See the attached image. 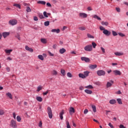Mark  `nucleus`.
Returning a JSON list of instances; mask_svg holds the SVG:
<instances>
[{"label":"nucleus","instance_id":"nucleus-47","mask_svg":"<svg viewBox=\"0 0 128 128\" xmlns=\"http://www.w3.org/2000/svg\"><path fill=\"white\" fill-rule=\"evenodd\" d=\"M38 16H39L40 18H44V15H42V14H39Z\"/></svg>","mask_w":128,"mask_h":128},{"label":"nucleus","instance_id":"nucleus-26","mask_svg":"<svg viewBox=\"0 0 128 128\" xmlns=\"http://www.w3.org/2000/svg\"><path fill=\"white\" fill-rule=\"evenodd\" d=\"M40 42H42V44H46V42H48L46 41V38H41Z\"/></svg>","mask_w":128,"mask_h":128},{"label":"nucleus","instance_id":"nucleus-6","mask_svg":"<svg viewBox=\"0 0 128 128\" xmlns=\"http://www.w3.org/2000/svg\"><path fill=\"white\" fill-rule=\"evenodd\" d=\"M9 24H11V26H14L18 24V20H10L9 21Z\"/></svg>","mask_w":128,"mask_h":128},{"label":"nucleus","instance_id":"nucleus-61","mask_svg":"<svg viewBox=\"0 0 128 128\" xmlns=\"http://www.w3.org/2000/svg\"><path fill=\"white\" fill-rule=\"evenodd\" d=\"M46 6H49L50 8H51V6H52V4H50V2H48V3L46 4Z\"/></svg>","mask_w":128,"mask_h":128},{"label":"nucleus","instance_id":"nucleus-18","mask_svg":"<svg viewBox=\"0 0 128 128\" xmlns=\"http://www.w3.org/2000/svg\"><path fill=\"white\" fill-rule=\"evenodd\" d=\"M114 54L116 56H124V52H116Z\"/></svg>","mask_w":128,"mask_h":128},{"label":"nucleus","instance_id":"nucleus-53","mask_svg":"<svg viewBox=\"0 0 128 128\" xmlns=\"http://www.w3.org/2000/svg\"><path fill=\"white\" fill-rule=\"evenodd\" d=\"M38 126L40 128H42V121H40L38 124Z\"/></svg>","mask_w":128,"mask_h":128},{"label":"nucleus","instance_id":"nucleus-9","mask_svg":"<svg viewBox=\"0 0 128 128\" xmlns=\"http://www.w3.org/2000/svg\"><path fill=\"white\" fill-rule=\"evenodd\" d=\"M81 60H82L86 62H90V60L88 58L82 57Z\"/></svg>","mask_w":128,"mask_h":128},{"label":"nucleus","instance_id":"nucleus-21","mask_svg":"<svg viewBox=\"0 0 128 128\" xmlns=\"http://www.w3.org/2000/svg\"><path fill=\"white\" fill-rule=\"evenodd\" d=\"M110 104H116V100H111L110 101Z\"/></svg>","mask_w":128,"mask_h":128},{"label":"nucleus","instance_id":"nucleus-22","mask_svg":"<svg viewBox=\"0 0 128 128\" xmlns=\"http://www.w3.org/2000/svg\"><path fill=\"white\" fill-rule=\"evenodd\" d=\"M36 100H38V102H42V97L40 96H37L36 98Z\"/></svg>","mask_w":128,"mask_h":128},{"label":"nucleus","instance_id":"nucleus-56","mask_svg":"<svg viewBox=\"0 0 128 128\" xmlns=\"http://www.w3.org/2000/svg\"><path fill=\"white\" fill-rule=\"evenodd\" d=\"M116 10L118 12H120V8H116Z\"/></svg>","mask_w":128,"mask_h":128},{"label":"nucleus","instance_id":"nucleus-40","mask_svg":"<svg viewBox=\"0 0 128 128\" xmlns=\"http://www.w3.org/2000/svg\"><path fill=\"white\" fill-rule=\"evenodd\" d=\"M92 46L93 48H96V44L94 42H92Z\"/></svg>","mask_w":128,"mask_h":128},{"label":"nucleus","instance_id":"nucleus-38","mask_svg":"<svg viewBox=\"0 0 128 128\" xmlns=\"http://www.w3.org/2000/svg\"><path fill=\"white\" fill-rule=\"evenodd\" d=\"M38 58H39V60H44V56H42V55H38Z\"/></svg>","mask_w":128,"mask_h":128},{"label":"nucleus","instance_id":"nucleus-58","mask_svg":"<svg viewBox=\"0 0 128 128\" xmlns=\"http://www.w3.org/2000/svg\"><path fill=\"white\" fill-rule=\"evenodd\" d=\"M48 90H47L45 92L43 93L44 96H46V94H48Z\"/></svg>","mask_w":128,"mask_h":128},{"label":"nucleus","instance_id":"nucleus-14","mask_svg":"<svg viewBox=\"0 0 128 128\" xmlns=\"http://www.w3.org/2000/svg\"><path fill=\"white\" fill-rule=\"evenodd\" d=\"M64 110H62L60 114V120H64V116H62V115H64Z\"/></svg>","mask_w":128,"mask_h":128},{"label":"nucleus","instance_id":"nucleus-7","mask_svg":"<svg viewBox=\"0 0 128 128\" xmlns=\"http://www.w3.org/2000/svg\"><path fill=\"white\" fill-rule=\"evenodd\" d=\"M102 32L104 34H105V36H110V34H111L110 32L106 29Z\"/></svg>","mask_w":128,"mask_h":128},{"label":"nucleus","instance_id":"nucleus-49","mask_svg":"<svg viewBox=\"0 0 128 128\" xmlns=\"http://www.w3.org/2000/svg\"><path fill=\"white\" fill-rule=\"evenodd\" d=\"M66 128H70V122L68 121L66 122Z\"/></svg>","mask_w":128,"mask_h":128},{"label":"nucleus","instance_id":"nucleus-1","mask_svg":"<svg viewBox=\"0 0 128 128\" xmlns=\"http://www.w3.org/2000/svg\"><path fill=\"white\" fill-rule=\"evenodd\" d=\"M47 112L50 118H52V108H50V107H48Z\"/></svg>","mask_w":128,"mask_h":128},{"label":"nucleus","instance_id":"nucleus-24","mask_svg":"<svg viewBox=\"0 0 128 128\" xmlns=\"http://www.w3.org/2000/svg\"><path fill=\"white\" fill-rule=\"evenodd\" d=\"M60 72L63 76H66V70H64L61 69Z\"/></svg>","mask_w":128,"mask_h":128},{"label":"nucleus","instance_id":"nucleus-63","mask_svg":"<svg viewBox=\"0 0 128 128\" xmlns=\"http://www.w3.org/2000/svg\"><path fill=\"white\" fill-rule=\"evenodd\" d=\"M120 128H126L124 126V125L121 124L120 126Z\"/></svg>","mask_w":128,"mask_h":128},{"label":"nucleus","instance_id":"nucleus-41","mask_svg":"<svg viewBox=\"0 0 128 128\" xmlns=\"http://www.w3.org/2000/svg\"><path fill=\"white\" fill-rule=\"evenodd\" d=\"M26 11L27 12H32V9H30V7L27 6Z\"/></svg>","mask_w":128,"mask_h":128},{"label":"nucleus","instance_id":"nucleus-4","mask_svg":"<svg viewBox=\"0 0 128 128\" xmlns=\"http://www.w3.org/2000/svg\"><path fill=\"white\" fill-rule=\"evenodd\" d=\"M97 74L98 76H104L106 74V72L104 70H99L97 71Z\"/></svg>","mask_w":128,"mask_h":128},{"label":"nucleus","instance_id":"nucleus-17","mask_svg":"<svg viewBox=\"0 0 128 128\" xmlns=\"http://www.w3.org/2000/svg\"><path fill=\"white\" fill-rule=\"evenodd\" d=\"M60 54H64V52H66V50L65 49H64V48H60Z\"/></svg>","mask_w":128,"mask_h":128},{"label":"nucleus","instance_id":"nucleus-8","mask_svg":"<svg viewBox=\"0 0 128 128\" xmlns=\"http://www.w3.org/2000/svg\"><path fill=\"white\" fill-rule=\"evenodd\" d=\"M79 16H80V18H88V14L86 13L80 12L79 14Z\"/></svg>","mask_w":128,"mask_h":128},{"label":"nucleus","instance_id":"nucleus-31","mask_svg":"<svg viewBox=\"0 0 128 128\" xmlns=\"http://www.w3.org/2000/svg\"><path fill=\"white\" fill-rule=\"evenodd\" d=\"M52 76H57L58 72H56V70H54L52 72Z\"/></svg>","mask_w":128,"mask_h":128},{"label":"nucleus","instance_id":"nucleus-33","mask_svg":"<svg viewBox=\"0 0 128 128\" xmlns=\"http://www.w3.org/2000/svg\"><path fill=\"white\" fill-rule=\"evenodd\" d=\"M87 36L88 38H94V36H92L90 34H87Z\"/></svg>","mask_w":128,"mask_h":128},{"label":"nucleus","instance_id":"nucleus-48","mask_svg":"<svg viewBox=\"0 0 128 128\" xmlns=\"http://www.w3.org/2000/svg\"><path fill=\"white\" fill-rule=\"evenodd\" d=\"M43 14L45 18H48V16L46 12H44Z\"/></svg>","mask_w":128,"mask_h":128},{"label":"nucleus","instance_id":"nucleus-2","mask_svg":"<svg viewBox=\"0 0 128 128\" xmlns=\"http://www.w3.org/2000/svg\"><path fill=\"white\" fill-rule=\"evenodd\" d=\"M84 50L86 52H92V44L87 45L84 48Z\"/></svg>","mask_w":128,"mask_h":128},{"label":"nucleus","instance_id":"nucleus-62","mask_svg":"<svg viewBox=\"0 0 128 128\" xmlns=\"http://www.w3.org/2000/svg\"><path fill=\"white\" fill-rule=\"evenodd\" d=\"M116 94H122V92L120 90H118V92H116Z\"/></svg>","mask_w":128,"mask_h":128},{"label":"nucleus","instance_id":"nucleus-20","mask_svg":"<svg viewBox=\"0 0 128 128\" xmlns=\"http://www.w3.org/2000/svg\"><path fill=\"white\" fill-rule=\"evenodd\" d=\"M84 76L86 78H87V76H88V74H90V72L88 71H85L84 72Z\"/></svg>","mask_w":128,"mask_h":128},{"label":"nucleus","instance_id":"nucleus-44","mask_svg":"<svg viewBox=\"0 0 128 128\" xmlns=\"http://www.w3.org/2000/svg\"><path fill=\"white\" fill-rule=\"evenodd\" d=\"M44 24L45 26H50V22L47 21L44 22Z\"/></svg>","mask_w":128,"mask_h":128},{"label":"nucleus","instance_id":"nucleus-13","mask_svg":"<svg viewBox=\"0 0 128 128\" xmlns=\"http://www.w3.org/2000/svg\"><path fill=\"white\" fill-rule=\"evenodd\" d=\"M52 32H56V34H60V29H52Z\"/></svg>","mask_w":128,"mask_h":128},{"label":"nucleus","instance_id":"nucleus-12","mask_svg":"<svg viewBox=\"0 0 128 128\" xmlns=\"http://www.w3.org/2000/svg\"><path fill=\"white\" fill-rule=\"evenodd\" d=\"M98 68V65L96 64H92L89 66V68L90 70H94V68Z\"/></svg>","mask_w":128,"mask_h":128},{"label":"nucleus","instance_id":"nucleus-45","mask_svg":"<svg viewBox=\"0 0 128 128\" xmlns=\"http://www.w3.org/2000/svg\"><path fill=\"white\" fill-rule=\"evenodd\" d=\"M112 34L114 36H118V33H116V31L112 30Z\"/></svg>","mask_w":128,"mask_h":128},{"label":"nucleus","instance_id":"nucleus-57","mask_svg":"<svg viewBox=\"0 0 128 128\" xmlns=\"http://www.w3.org/2000/svg\"><path fill=\"white\" fill-rule=\"evenodd\" d=\"M67 76L68 78H72V74L70 72H68L67 73Z\"/></svg>","mask_w":128,"mask_h":128},{"label":"nucleus","instance_id":"nucleus-35","mask_svg":"<svg viewBox=\"0 0 128 128\" xmlns=\"http://www.w3.org/2000/svg\"><path fill=\"white\" fill-rule=\"evenodd\" d=\"M94 18L98 20H102V18H100L98 16H97L96 15H94Z\"/></svg>","mask_w":128,"mask_h":128},{"label":"nucleus","instance_id":"nucleus-54","mask_svg":"<svg viewBox=\"0 0 128 128\" xmlns=\"http://www.w3.org/2000/svg\"><path fill=\"white\" fill-rule=\"evenodd\" d=\"M100 30H104L106 29L104 28V26H100Z\"/></svg>","mask_w":128,"mask_h":128},{"label":"nucleus","instance_id":"nucleus-25","mask_svg":"<svg viewBox=\"0 0 128 128\" xmlns=\"http://www.w3.org/2000/svg\"><path fill=\"white\" fill-rule=\"evenodd\" d=\"M6 96L10 98V100H12V94H10V92L6 93Z\"/></svg>","mask_w":128,"mask_h":128},{"label":"nucleus","instance_id":"nucleus-59","mask_svg":"<svg viewBox=\"0 0 128 128\" xmlns=\"http://www.w3.org/2000/svg\"><path fill=\"white\" fill-rule=\"evenodd\" d=\"M48 54H49V56H54V54L50 51L48 52Z\"/></svg>","mask_w":128,"mask_h":128},{"label":"nucleus","instance_id":"nucleus-3","mask_svg":"<svg viewBox=\"0 0 128 128\" xmlns=\"http://www.w3.org/2000/svg\"><path fill=\"white\" fill-rule=\"evenodd\" d=\"M10 126L14 128H16L18 126V125H16V122L14 120H11Z\"/></svg>","mask_w":128,"mask_h":128},{"label":"nucleus","instance_id":"nucleus-34","mask_svg":"<svg viewBox=\"0 0 128 128\" xmlns=\"http://www.w3.org/2000/svg\"><path fill=\"white\" fill-rule=\"evenodd\" d=\"M13 6H16V8H20V10L21 8L19 4H14Z\"/></svg>","mask_w":128,"mask_h":128},{"label":"nucleus","instance_id":"nucleus-32","mask_svg":"<svg viewBox=\"0 0 128 128\" xmlns=\"http://www.w3.org/2000/svg\"><path fill=\"white\" fill-rule=\"evenodd\" d=\"M38 4H46V2L44 1H42V0H39L38 2Z\"/></svg>","mask_w":128,"mask_h":128},{"label":"nucleus","instance_id":"nucleus-55","mask_svg":"<svg viewBox=\"0 0 128 128\" xmlns=\"http://www.w3.org/2000/svg\"><path fill=\"white\" fill-rule=\"evenodd\" d=\"M34 20L35 21V22H38V17L37 16H34Z\"/></svg>","mask_w":128,"mask_h":128},{"label":"nucleus","instance_id":"nucleus-5","mask_svg":"<svg viewBox=\"0 0 128 128\" xmlns=\"http://www.w3.org/2000/svg\"><path fill=\"white\" fill-rule=\"evenodd\" d=\"M112 84H114V80H110V82H107L106 86L107 88H112Z\"/></svg>","mask_w":128,"mask_h":128},{"label":"nucleus","instance_id":"nucleus-60","mask_svg":"<svg viewBox=\"0 0 128 128\" xmlns=\"http://www.w3.org/2000/svg\"><path fill=\"white\" fill-rule=\"evenodd\" d=\"M108 126H110V128H114V126H112V123H109V124H108Z\"/></svg>","mask_w":128,"mask_h":128},{"label":"nucleus","instance_id":"nucleus-51","mask_svg":"<svg viewBox=\"0 0 128 128\" xmlns=\"http://www.w3.org/2000/svg\"><path fill=\"white\" fill-rule=\"evenodd\" d=\"M88 112V109H85L84 112V114H86Z\"/></svg>","mask_w":128,"mask_h":128},{"label":"nucleus","instance_id":"nucleus-36","mask_svg":"<svg viewBox=\"0 0 128 128\" xmlns=\"http://www.w3.org/2000/svg\"><path fill=\"white\" fill-rule=\"evenodd\" d=\"M116 100H117V102H118V104H122V99H120V98H118V99Z\"/></svg>","mask_w":128,"mask_h":128},{"label":"nucleus","instance_id":"nucleus-23","mask_svg":"<svg viewBox=\"0 0 128 128\" xmlns=\"http://www.w3.org/2000/svg\"><path fill=\"white\" fill-rule=\"evenodd\" d=\"M79 78H86V76H84V74L80 73L78 74Z\"/></svg>","mask_w":128,"mask_h":128},{"label":"nucleus","instance_id":"nucleus-19","mask_svg":"<svg viewBox=\"0 0 128 128\" xmlns=\"http://www.w3.org/2000/svg\"><path fill=\"white\" fill-rule=\"evenodd\" d=\"M84 92H86V94H92V91L88 89L85 90Z\"/></svg>","mask_w":128,"mask_h":128},{"label":"nucleus","instance_id":"nucleus-64","mask_svg":"<svg viewBox=\"0 0 128 128\" xmlns=\"http://www.w3.org/2000/svg\"><path fill=\"white\" fill-rule=\"evenodd\" d=\"M12 116H13L14 118V120H16V113L14 112L12 114Z\"/></svg>","mask_w":128,"mask_h":128},{"label":"nucleus","instance_id":"nucleus-28","mask_svg":"<svg viewBox=\"0 0 128 128\" xmlns=\"http://www.w3.org/2000/svg\"><path fill=\"white\" fill-rule=\"evenodd\" d=\"M85 88H88V90H92L94 88V86H92V85H88V86H86Z\"/></svg>","mask_w":128,"mask_h":128},{"label":"nucleus","instance_id":"nucleus-27","mask_svg":"<svg viewBox=\"0 0 128 128\" xmlns=\"http://www.w3.org/2000/svg\"><path fill=\"white\" fill-rule=\"evenodd\" d=\"M102 26H108V22L102 21L101 22Z\"/></svg>","mask_w":128,"mask_h":128},{"label":"nucleus","instance_id":"nucleus-30","mask_svg":"<svg viewBox=\"0 0 128 128\" xmlns=\"http://www.w3.org/2000/svg\"><path fill=\"white\" fill-rule=\"evenodd\" d=\"M6 54H10V52H12V50H4Z\"/></svg>","mask_w":128,"mask_h":128},{"label":"nucleus","instance_id":"nucleus-15","mask_svg":"<svg viewBox=\"0 0 128 128\" xmlns=\"http://www.w3.org/2000/svg\"><path fill=\"white\" fill-rule=\"evenodd\" d=\"M10 36V32H4L2 33V36H4V38H6L7 36Z\"/></svg>","mask_w":128,"mask_h":128},{"label":"nucleus","instance_id":"nucleus-46","mask_svg":"<svg viewBox=\"0 0 128 128\" xmlns=\"http://www.w3.org/2000/svg\"><path fill=\"white\" fill-rule=\"evenodd\" d=\"M16 38L19 40H20V34H18L16 36Z\"/></svg>","mask_w":128,"mask_h":128},{"label":"nucleus","instance_id":"nucleus-42","mask_svg":"<svg viewBox=\"0 0 128 128\" xmlns=\"http://www.w3.org/2000/svg\"><path fill=\"white\" fill-rule=\"evenodd\" d=\"M4 114V111L2 109H0V116H3Z\"/></svg>","mask_w":128,"mask_h":128},{"label":"nucleus","instance_id":"nucleus-11","mask_svg":"<svg viewBox=\"0 0 128 128\" xmlns=\"http://www.w3.org/2000/svg\"><path fill=\"white\" fill-rule=\"evenodd\" d=\"M26 50H28V52H34V49L28 47V46H26L25 47Z\"/></svg>","mask_w":128,"mask_h":128},{"label":"nucleus","instance_id":"nucleus-16","mask_svg":"<svg viewBox=\"0 0 128 128\" xmlns=\"http://www.w3.org/2000/svg\"><path fill=\"white\" fill-rule=\"evenodd\" d=\"M69 112H70V114H72L74 113V108L72 107H70V108Z\"/></svg>","mask_w":128,"mask_h":128},{"label":"nucleus","instance_id":"nucleus-29","mask_svg":"<svg viewBox=\"0 0 128 128\" xmlns=\"http://www.w3.org/2000/svg\"><path fill=\"white\" fill-rule=\"evenodd\" d=\"M42 90V86H39L37 87L36 92H40V90Z\"/></svg>","mask_w":128,"mask_h":128},{"label":"nucleus","instance_id":"nucleus-10","mask_svg":"<svg viewBox=\"0 0 128 128\" xmlns=\"http://www.w3.org/2000/svg\"><path fill=\"white\" fill-rule=\"evenodd\" d=\"M113 72L115 76H120L122 74V72L118 70H114Z\"/></svg>","mask_w":128,"mask_h":128},{"label":"nucleus","instance_id":"nucleus-37","mask_svg":"<svg viewBox=\"0 0 128 128\" xmlns=\"http://www.w3.org/2000/svg\"><path fill=\"white\" fill-rule=\"evenodd\" d=\"M78 30H86V28L84 26H80L78 28Z\"/></svg>","mask_w":128,"mask_h":128},{"label":"nucleus","instance_id":"nucleus-52","mask_svg":"<svg viewBox=\"0 0 128 128\" xmlns=\"http://www.w3.org/2000/svg\"><path fill=\"white\" fill-rule=\"evenodd\" d=\"M100 48L103 54H104L106 52V50H104V48L101 47Z\"/></svg>","mask_w":128,"mask_h":128},{"label":"nucleus","instance_id":"nucleus-50","mask_svg":"<svg viewBox=\"0 0 128 128\" xmlns=\"http://www.w3.org/2000/svg\"><path fill=\"white\" fill-rule=\"evenodd\" d=\"M118 34L120 36H122V38H124V36H126V35L122 32L118 33Z\"/></svg>","mask_w":128,"mask_h":128},{"label":"nucleus","instance_id":"nucleus-43","mask_svg":"<svg viewBox=\"0 0 128 128\" xmlns=\"http://www.w3.org/2000/svg\"><path fill=\"white\" fill-rule=\"evenodd\" d=\"M16 120L18 122H20V120H22V118L19 116H16Z\"/></svg>","mask_w":128,"mask_h":128},{"label":"nucleus","instance_id":"nucleus-39","mask_svg":"<svg viewBox=\"0 0 128 128\" xmlns=\"http://www.w3.org/2000/svg\"><path fill=\"white\" fill-rule=\"evenodd\" d=\"M92 108L94 112H96V106H94V105L92 106Z\"/></svg>","mask_w":128,"mask_h":128}]
</instances>
